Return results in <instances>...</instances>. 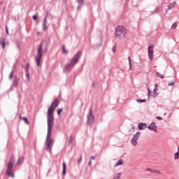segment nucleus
<instances>
[{
  "label": "nucleus",
  "instance_id": "1",
  "mask_svg": "<svg viewBox=\"0 0 179 179\" xmlns=\"http://www.w3.org/2000/svg\"><path fill=\"white\" fill-rule=\"evenodd\" d=\"M59 106V99H55L51 103L47 110L48 131L46 135L45 149L49 153H52L54 140L51 138V130L54 127V111Z\"/></svg>",
  "mask_w": 179,
  "mask_h": 179
},
{
  "label": "nucleus",
  "instance_id": "2",
  "mask_svg": "<svg viewBox=\"0 0 179 179\" xmlns=\"http://www.w3.org/2000/svg\"><path fill=\"white\" fill-rule=\"evenodd\" d=\"M80 57H82V52L78 51L73 58L71 59L70 62L66 64L63 68V72H68V71H71L72 68L79 62V59H80Z\"/></svg>",
  "mask_w": 179,
  "mask_h": 179
},
{
  "label": "nucleus",
  "instance_id": "3",
  "mask_svg": "<svg viewBox=\"0 0 179 179\" xmlns=\"http://www.w3.org/2000/svg\"><path fill=\"white\" fill-rule=\"evenodd\" d=\"M44 41H42L41 43L38 45V48H37V55L35 57L36 62V66H40V62H41V58L43 57V53L47 52L48 48L47 47V45L43 48V43Z\"/></svg>",
  "mask_w": 179,
  "mask_h": 179
},
{
  "label": "nucleus",
  "instance_id": "4",
  "mask_svg": "<svg viewBox=\"0 0 179 179\" xmlns=\"http://www.w3.org/2000/svg\"><path fill=\"white\" fill-rule=\"evenodd\" d=\"M128 34V30L127 28L122 25H119L115 28V36L118 40H122V38H125L127 35Z\"/></svg>",
  "mask_w": 179,
  "mask_h": 179
},
{
  "label": "nucleus",
  "instance_id": "5",
  "mask_svg": "<svg viewBox=\"0 0 179 179\" xmlns=\"http://www.w3.org/2000/svg\"><path fill=\"white\" fill-rule=\"evenodd\" d=\"M13 164H15V157L12 156L7 164V168L6 170V176H8V177H11V178H15V175L13 174Z\"/></svg>",
  "mask_w": 179,
  "mask_h": 179
},
{
  "label": "nucleus",
  "instance_id": "6",
  "mask_svg": "<svg viewBox=\"0 0 179 179\" xmlns=\"http://www.w3.org/2000/svg\"><path fill=\"white\" fill-rule=\"evenodd\" d=\"M93 121H94V116L93 115V109L90 108L89 113L87 115V125H92L93 124Z\"/></svg>",
  "mask_w": 179,
  "mask_h": 179
},
{
  "label": "nucleus",
  "instance_id": "7",
  "mask_svg": "<svg viewBox=\"0 0 179 179\" xmlns=\"http://www.w3.org/2000/svg\"><path fill=\"white\" fill-rule=\"evenodd\" d=\"M148 58L150 61H153V45H151L148 47Z\"/></svg>",
  "mask_w": 179,
  "mask_h": 179
},
{
  "label": "nucleus",
  "instance_id": "8",
  "mask_svg": "<svg viewBox=\"0 0 179 179\" xmlns=\"http://www.w3.org/2000/svg\"><path fill=\"white\" fill-rule=\"evenodd\" d=\"M148 129L150 131H154L155 132H157V126H156V123L152 122L149 126Z\"/></svg>",
  "mask_w": 179,
  "mask_h": 179
},
{
  "label": "nucleus",
  "instance_id": "9",
  "mask_svg": "<svg viewBox=\"0 0 179 179\" xmlns=\"http://www.w3.org/2000/svg\"><path fill=\"white\" fill-rule=\"evenodd\" d=\"M47 17H48V12H46L45 17L43 19V24H42V27L43 30H46L47 29Z\"/></svg>",
  "mask_w": 179,
  "mask_h": 179
},
{
  "label": "nucleus",
  "instance_id": "10",
  "mask_svg": "<svg viewBox=\"0 0 179 179\" xmlns=\"http://www.w3.org/2000/svg\"><path fill=\"white\" fill-rule=\"evenodd\" d=\"M19 80H20V78H17V76H14V80H13L12 87H17V86H19Z\"/></svg>",
  "mask_w": 179,
  "mask_h": 179
},
{
  "label": "nucleus",
  "instance_id": "11",
  "mask_svg": "<svg viewBox=\"0 0 179 179\" xmlns=\"http://www.w3.org/2000/svg\"><path fill=\"white\" fill-rule=\"evenodd\" d=\"M0 45H1V48L5 50V45H6V42H5V38H1L0 40Z\"/></svg>",
  "mask_w": 179,
  "mask_h": 179
},
{
  "label": "nucleus",
  "instance_id": "12",
  "mask_svg": "<svg viewBox=\"0 0 179 179\" xmlns=\"http://www.w3.org/2000/svg\"><path fill=\"white\" fill-rule=\"evenodd\" d=\"M148 125H146L145 123H139L138 124V129L141 131L145 129V128H147Z\"/></svg>",
  "mask_w": 179,
  "mask_h": 179
},
{
  "label": "nucleus",
  "instance_id": "13",
  "mask_svg": "<svg viewBox=\"0 0 179 179\" xmlns=\"http://www.w3.org/2000/svg\"><path fill=\"white\" fill-rule=\"evenodd\" d=\"M76 2L78 3V10H80L82 6H83V0H76Z\"/></svg>",
  "mask_w": 179,
  "mask_h": 179
},
{
  "label": "nucleus",
  "instance_id": "14",
  "mask_svg": "<svg viewBox=\"0 0 179 179\" xmlns=\"http://www.w3.org/2000/svg\"><path fill=\"white\" fill-rule=\"evenodd\" d=\"M124 164V159H119L115 164V167H118V166H122Z\"/></svg>",
  "mask_w": 179,
  "mask_h": 179
},
{
  "label": "nucleus",
  "instance_id": "15",
  "mask_svg": "<svg viewBox=\"0 0 179 179\" xmlns=\"http://www.w3.org/2000/svg\"><path fill=\"white\" fill-rule=\"evenodd\" d=\"M62 174L63 176H65L66 173V164H65V162L62 163Z\"/></svg>",
  "mask_w": 179,
  "mask_h": 179
},
{
  "label": "nucleus",
  "instance_id": "16",
  "mask_svg": "<svg viewBox=\"0 0 179 179\" xmlns=\"http://www.w3.org/2000/svg\"><path fill=\"white\" fill-rule=\"evenodd\" d=\"M140 136H141V133L139 131H137L136 134L134 135L133 139H136V141H138Z\"/></svg>",
  "mask_w": 179,
  "mask_h": 179
},
{
  "label": "nucleus",
  "instance_id": "17",
  "mask_svg": "<svg viewBox=\"0 0 179 179\" xmlns=\"http://www.w3.org/2000/svg\"><path fill=\"white\" fill-rule=\"evenodd\" d=\"M131 143L133 146H136V145H138V140L132 138L131 140Z\"/></svg>",
  "mask_w": 179,
  "mask_h": 179
},
{
  "label": "nucleus",
  "instance_id": "18",
  "mask_svg": "<svg viewBox=\"0 0 179 179\" xmlns=\"http://www.w3.org/2000/svg\"><path fill=\"white\" fill-rule=\"evenodd\" d=\"M62 54H68V50L65 49V45L62 46Z\"/></svg>",
  "mask_w": 179,
  "mask_h": 179
},
{
  "label": "nucleus",
  "instance_id": "19",
  "mask_svg": "<svg viewBox=\"0 0 179 179\" xmlns=\"http://www.w3.org/2000/svg\"><path fill=\"white\" fill-rule=\"evenodd\" d=\"M23 162H24V158L22 157L18 159V160L17 162V164H22V163H23Z\"/></svg>",
  "mask_w": 179,
  "mask_h": 179
},
{
  "label": "nucleus",
  "instance_id": "20",
  "mask_svg": "<svg viewBox=\"0 0 179 179\" xmlns=\"http://www.w3.org/2000/svg\"><path fill=\"white\" fill-rule=\"evenodd\" d=\"M69 145H73V138H72V136H70L69 138Z\"/></svg>",
  "mask_w": 179,
  "mask_h": 179
},
{
  "label": "nucleus",
  "instance_id": "21",
  "mask_svg": "<svg viewBox=\"0 0 179 179\" xmlns=\"http://www.w3.org/2000/svg\"><path fill=\"white\" fill-rule=\"evenodd\" d=\"M15 68H16V66H14V69ZM13 71H15V69H13L8 76V79L10 80L12 79V78H13Z\"/></svg>",
  "mask_w": 179,
  "mask_h": 179
},
{
  "label": "nucleus",
  "instance_id": "22",
  "mask_svg": "<svg viewBox=\"0 0 179 179\" xmlns=\"http://www.w3.org/2000/svg\"><path fill=\"white\" fill-rule=\"evenodd\" d=\"M121 176H122V173H117L115 175L113 179H119Z\"/></svg>",
  "mask_w": 179,
  "mask_h": 179
},
{
  "label": "nucleus",
  "instance_id": "23",
  "mask_svg": "<svg viewBox=\"0 0 179 179\" xmlns=\"http://www.w3.org/2000/svg\"><path fill=\"white\" fill-rule=\"evenodd\" d=\"M156 75H157V76H158V78H160L161 79H163V78H164V75L161 74V73H159V72H157V73H156Z\"/></svg>",
  "mask_w": 179,
  "mask_h": 179
},
{
  "label": "nucleus",
  "instance_id": "24",
  "mask_svg": "<svg viewBox=\"0 0 179 179\" xmlns=\"http://www.w3.org/2000/svg\"><path fill=\"white\" fill-rule=\"evenodd\" d=\"M157 89L155 88L154 89V94H153V97H157V96L159 95V93H157Z\"/></svg>",
  "mask_w": 179,
  "mask_h": 179
},
{
  "label": "nucleus",
  "instance_id": "25",
  "mask_svg": "<svg viewBox=\"0 0 179 179\" xmlns=\"http://www.w3.org/2000/svg\"><path fill=\"white\" fill-rule=\"evenodd\" d=\"M29 63H27L25 66H24V70H25V72H29Z\"/></svg>",
  "mask_w": 179,
  "mask_h": 179
},
{
  "label": "nucleus",
  "instance_id": "26",
  "mask_svg": "<svg viewBox=\"0 0 179 179\" xmlns=\"http://www.w3.org/2000/svg\"><path fill=\"white\" fill-rule=\"evenodd\" d=\"M179 158V152H176L174 154V159L177 160Z\"/></svg>",
  "mask_w": 179,
  "mask_h": 179
},
{
  "label": "nucleus",
  "instance_id": "27",
  "mask_svg": "<svg viewBox=\"0 0 179 179\" xmlns=\"http://www.w3.org/2000/svg\"><path fill=\"white\" fill-rule=\"evenodd\" d=\"M22 120L25 124H29V120L27 119V117H22Z\"/></svg>",
  "mask_w": 179,
  "mask_h": 179
},
{
  "label": "nucleus",
  "instance_id": "28",
  "mask_svg": "<svg viewBox=\"0 0 179 179\" xmlns=\"http://www.w3.org/2000/svg\"><path fill=\"white\" fill-rule=\"evenodd\" d=\"M152 173H157V174H162V172H160V171H157V170H155V169H152Z\"/></svg>",
  "mask_w": 179,
  "mask_h": 179
},
{
  "label": "nucleus",
  "instance_id": "29",
  "mask_svg": "<svg viewBox=\"0 0 179 179\" xmlns=\"http://www.w3.org/2000/svg\"><path fill=\"white\" fill-rule=\"evenodd\" d=\"M176 6V2H173L170 4L169 9H171V8H174Z\"/></svg>",
  "mask_w": 179,
  "mask_h": 179
},
{
  "label": "nucleus",
  "instance_id": "30",
  "mask_svg": "<svg viewBox=\"0 0 179 179\" xmlns=\"http://www.w3.org/2000/svg\"><path fill=\"white\" fill-rule=\"evenodd\" d=\"M26 73V76L27 78V80H30V73L29 71L25 72Z\"/></svg>",
  "mask_w": 179,
  "mask_h": 179
},
{
  "label": "nucleus",
  "instance_id": "31",
  "mask_svg": "<svg viewBox=\"0 0 179 179\" xmlns=\"http://www.w3.org/2000/svg\"><path fill=\"white\" fill-rule=\"evenodd\" d=\"M61 113H62V108H59L57 110V115H61Z\"/></svg>",
  "mask_w": 179,
  "mask_h": 179
},
{
  "label": "nucleus",
  "instance_id": "32",
  "mask_svg": "<svg viewBox=\"0 0 179 179\" xmlns=\"http://www.w3.org/2000/svg\"><path fill=\"white\" fill-rule=\"evenodd\" d=\"M137 103H145L146 101L145 99H137Z\"/></svg>",
  "mask_w": 179,
  "mask_h": 179
},
{
  "label": "nucleus",
  "instance_id": "33",
  "mask_svg": "<svg viewBox=\"0 0 179 179\" xmlns=\"http://www.w3.org/2000/svg\"><path fill=\"white\" fill-rule=\"evenodd\" d=\"M176 81H171L168 83V86H173V85H175Z\"/></svg>",
  "mask_w": 179,
  "mask_h": 179
},
{
  "label": "nucleus",
  "instance_id": "34",
  "mask_svg": "<svg viewBox=\"0 0 179 179\" xmlns=\"http://www.w3.org/2000/svg\"><path fill=\"white\" fill-rule=\"evenodd\" d=\"M80 162H82V155L80 156V159L78 161V164H80Z\"/></svg>",
  "mask_w": 179,
  "mask_h": 179
},
{
  "label": "nucleus",
  "instance_id": "35",
  "mask_svg": "<svg viewBox=\"0 0 179 179\" xmlns=\"http://www.w3.org/2000/svg\"><path fill=\"white\" fill-rule=\"evenodd\" d=\"M157 120H159V121H162V120H163V117H160V116H157L156 117Z\"/></svg>",
  "mask_w": 179,
  "mask_h": 179
},
{
  "label": "nucleus",
  "instance_id": "36",
  "mask_svg": "<svg viewBox=\"0 0 179 179\" xmlns=\"http://www.w3.org/2000/svg\"><path fill=\"white\" fill-rule=\"evenodd\" d=\"M176 27H177V24H176V23H173V24H172V29H173V28L176 29Z\"/></svg>",
  "mask_w": 179,
  "mask_h": 179
},
{
  "label": "nucleus",
  "instance_id": "37",
  "mask_svg": "<svg viewBox=\"0 0 179 179\" xmlns=\"http://www.w3.org/2000/svg\"><path fill=\"white\" fill-rule=\"evenodd\" d=\"M129 69H132V62H129Z\"/></svg>",
  "mask_w": 179,
  "mask_h": 179
},
{
  "label": "nucleus",
  "instance_id": "38",
  "mask_svg": "<svg viewBox=\"0 0 179 179\" xmlns=\"http://www.w3.org/2000/svg\"><path fill=\"white\" fill-rule=\"evenodd\" d=\"M32 19H33L34 20H37V16L33 15V16H32Z\"/></svg>",
  "mask_w": 179,
  "mask_h": 179
},
{
  "label": "nucleus",
  "instance_id": "39",
  "mask_svg": "<svg viewBox=\"0 0 179 179\" xmlns=\"http://www.w3.org/2000/svg\"><path fill=\"white\" fill-rule=\"evenodd\" d=\"M94 159H96V157L92 156V157H90V161L94 160Z\"/></svg>",
  "mask_w": 179,
  "mask_h": 179
},
{
  "label": "nucleus",
  "instance_id": "40",
  "mask_svg": "<svg viewBox=\"0 0 179 179\" xmlns=\"http://www.w3.org/2000/svg\"><path fill=\"white\" fill-rule=\"evenodd\" d=\"M148 97H150V89L148 88Z\"/></svg>",
  "mask_w": 179,
  "mask_h": 179
},
{
  "label": "nucleus",
  "instance_id": "41",
  "mask_svg": "<svg viewBox=\"0 0 179 179\" xmlns=\"http://www.w3.org/2000/svg\"><path fill=\"white\" fill-rule=\"evenodd\" d=\"M6 32L7 34H9V31H8V27H6Z\"/></svg>",
  "mask_w": 179,
  "mask_h": 179
},
{
  "label": "nucleus",
  "instance_id": "42",
  "mask_svg": "<svg viewBox=\"0 0 179 179\" xmlns=\"http://www.w3.org/2000/svg\"><path fill=\"white\" fill-rule=\"evenodd\" d=\"M88 166H92V161H90V162H88Z\"/></svg>",
  "mask_w": 179,
  "mask_h": 179
},
{
  "label": "nucleus",
  "instance_id": "43",
  "mask_svg": "<svg viewBox=\"0 0 179 179\" xmlns=\"http://www.w3.org/2000/svg\"><path fill=\"white\" fill-rule=\"evenodd\" d=\"M158 11H159V8H155V12H156V13H157Z\"/></svg>",
  "mask_w": 179,
  "mask_h": 179
},
{
  "label": "nucleus",
  "instance_id": "44",
  "mask_svg": "<svg viewBox=\"0 0 179 179\" xmlns=\"http://www.w3.org/2000/svg\"><path fill=\"white\" fill-rule=\"evenodd\" d=\"M150 169H151L150 168H147L146 171H150Z\"/></svg>",
  "mask_w": 179,
  "mask_h": 179
},
{
  "label": "nucleus",
  "instance_id": "45",
  "mask_svg": "<svg viewBox=\"0 0 179 179\" xmlns=\"http://www.w3.org/2000/svg\"><path fill=\"white\" fill-rule=\"evenodd\" d=\"M128 59H129V62H131V57H128Z\"/></svg>",
  "mask_w": 179,
  "mask_h": 179
},
{
  "label": "nucleus",
  "instance_id": "46",
  "mask_svg": "<svg viewBox=\"0 0 179 179\" xmlns=\"http://www.w3.org/2000/svg\"><path fill=\"white\" fill-rule=\"evenodd\" d=\"M113 52H115V48H113Z\"/></svg>",
  "mask_w": 179,
  "mask_h": 179
},
{
  "label": "nucleus",
  "instance_id": "47",
  "mask_svg": "<svg viewBox=\"0 0 179 179\" xmlns=\"http://www.w3.org/2000/svg\"><path fill=\"white\" fill-rule=\"evenodd\" d=\"M153 172V169H150V173H152Z\"/></svg>",
  "mask_w": 179,
  "mask_h": 179
},
{
  "label": "nucleus",
  "instance_id": "48",
  "mask_svg": "<svg viewBox=\"0 0 179 179\" xmlns=\"http://www.w3.org/2000/svg\"><path fill=\"white\" fill-rule=\"evenodd\" d=\"M153 172V169H150V173H152Z\"/></svg>",
  "mask_w": 179,
  "mask_h": 179
},
{
  "label": "nucleus",
  "instance_id": "49",
  "mask_svg": "<svg viewBox=\"0 0 179 179\" xmlns=\"http://www.w3.org/2000/svg\"><path fill=\"white\" fill-rule=\"evenodd\" d=\"M166 13H169V8L168 10H166Z\"/></svg>",
  "mask_w": 179,
  "mask_h": 179
},
{
  "label": "nucleus",
  "instance_id": "50",
  "mask_svg": "<svg viewBox=\"0 0 179 179\" xmlns=\"http://www.w3.org/2000/svg\"><path fill=\"white\" fill-rule=\"evenodd\" d=\"M155 87H157V84H155Z\"/></svg>",
  "mask_w": 179,
  "mask_h": 179
},
{
  "label": "nucleus",
  "instance_id": "51",
  "mask_svg": "<svg viewBox=\"0 0 179 179\" xmlns=\"http://www.w3.org/2000/svg\"><path fill=\"white\" fill-rule=\"evenodd\" d=\"M92 86H94V83H93Z\"/></svg>",
  "mask_w": 179,
  "mask_h": 179
},
{
  "label": "nucleus",
  "instance_id": "52",
  "mask_svg": "<svg viewBox=\"0 0 179 179\" xmlns=\"http://www.w3.org/2000/svg\"><path fill=\"white\" fill-rule=\"evenodd\" d=\"M164 115H166V113H164Z\"/></svg>",
  "mask_w": 179,
  "mask_h": 179
}]
</instances>
